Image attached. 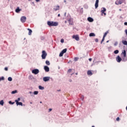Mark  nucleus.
Segmentation results:
<instances>
[{
    "instance_id": "obj_11",
    "label": "nucleus",
    "mask_w": 127,
    "mask_h": 127,
    "mask_svg": "<svg viewBox=\"0 0 127 127\" xmlns=\"http://www.w3.org/2000/svg\"><path fill=\"white\" fill-rule=\"evenodd\" d=\"M44 70L46 72H49V67L46 65L44 66Z\"/></svg>"
},
{
    "instance_id": "obj_27",
    "label": "nucleus",
    "mask_w": 127,
    "mask_h": 127,
    "mask_svg": "<svg viewBox=\"0 0 127 127\" xmlns=\"http://www.w3.org/2000/svg\"><path fill=\"white\" fill-rule=\"evenodd\" d=\"M3 80H4V77L2 76L0 77V81H3Z\"/></svg>"
},
{
    "instance_id": "obj_44",
    "label": "nucleus",
    "mask_w": 127,
    "mask_h": 127,
    "mask_svg": "<svg viewBox=\"0 0 127 127\" xmlns=\"http://www.w3.org/2000/svg\"><path fill=\"white\" fill-rule=\"evenodd\" d=\"M89 61L90 62L92 61V59L91 58L89 59Z\"/></svg>"
},
{
    "instance_id": "obj_4",
    "label": "nucleus",
    "mask_w": 127,
    "mask_h": 127,
    "mask_svg": "<svg viewBox=\"0 0 127 127\" xmlns=\"http://www.w3.org/2000/svg\"><path fill=\"white\" fill-rule=\"evenodd\" d=\"M105 11H107V9L105 7H102L101 8V12L102 13L101 15H103L104 14V15H106L107 13H105Z\"/></svg>"
},
{
    "instance_id": "obj_8",
    "label": "nucleus",
    "mask_w": 127,
    "mask_h": 127,
    "mask_svg": "<svg viewBox=\"0 0 127 127\" xmlns=\"http://www.w3.org/2000/svg\"><path fill=\"white\" fill-rule=\"evenodd\" d=\"M43 81H44V82H47L48 81H49V80H50V77H44L43 78Z\"/></svg>"
},
{
    "instance_id": "obj_35",
    "label": "nucleus",
    "mask_w": 127,
    "mask_h": 127,
    "mask_svg": "<svg viewBox=\"0 0 127 127\" xmlns=\"http://www.w3.org/2000/svg\"><path fill=\"white\" fill-rule=\"evenodd\" d=\"M68 73H70V72H72V69H69L68 70Z\"/></svg>"
},
{
    "instance_id": "obj_26",
    "label": "nucleus",
    "mask_w": 127,
    "mask_h": 127,
    "mask_svg": "<svg viewBox=\"0 0 127 127\" xmlns=\"http://www.w3.org/2000/svg\"><path fill=\"white\" fill-rule=\"evenodd\" d=\"M46 64L47 65H50V62H49V61H46Z\"/></svg>"
},
{
    "instance_id": "obj_6",
    "label": "nucleus",
    "mask_w": 127,
    "mask_h": 127,
    "mask_svg": "<svg viewBox=\"0 0 127 127\" xmlns=\"http://www.w3.org/2000/svg\"><path fill=\"white\" fill-rule=\"evenodd\" d=\"M32 72L35 75H37L39 73V70L38 69H34L32 71Z\"/></svg>"
},
{
    "instance_id": "obj_29",
    "label": "nucleus",
    "mask_w": 127,
    "mask_h": 127,
    "mask_svg": "<svg viewBox=\"0 0 127 127\" xmlns=\"http://www.w3.org/2000/svg\"><path fill=\"white\" fill-rule=\"evenodd\" d=\"M16 93H17V90L13 91L11 92V94H16Z\"/></svg>"
},
{
    "instance_id": "obj_3",
    "label": "nucleus",
    "mask_w": 127,
    "mask_h": 127,
    "mask_svg": "<svg viewBox=\"0 0 127 127\" xmlns=\"http://www.w3.org/2000/svg\"><path fill=\"white\" fill-rule=\"evenodd\" d=\"M46 56H47V53H46V52H45V51H43L42 54V59H45V58H46Z\"/></svg>"
},
{
    "instance_id": "obj_51",
    "label": "nucleus",
    "mask_w": 127,
    "mask_h": 127,
    "mask_svg": "<svg viewBox=\"0 0 127 127\" xmlns=\"http://www.w3.org/2000/svg\"><path fill=\"white\" fill-rule=\"evenodd\" d=\"M107 42H109V41H107Z\"/></svg>"
},
{
    "instance_id": "obj_31",
    "label": "nucleus",
    "mask_w": 127,
    "mask_h": 127,
    "mask_svg": "<svg viewBox=\"0 0 127 127\" xmlns=\"http://www.w3.org/2000/svg\"><path fill=\"white\" fill-rule=\"evenodd\" d=\"M19 101H20V98H18L17 99V100H16L15 101V103H17V102H19Z\"/></svg>"
},
{
    "instance_id": "obj_40",
    "label": "nucleus",
    "mask_w": 127,
    "mask_h": 127,
    "mask_svg": "<svg viewBox=\"0 0 127 127\" xmlns=\"http://www.w3.org/2000/svg\"><path fill=\"white\" fill-rule=\"evenodd\" d=\"M114 45L115 46H117V45H118V42H115V43L114 44Z\"/></svg>"
},
{
    "instance_id": "obj_15",
    "label": "nucleus",
    "mask_w": 127,
    "mask_h": 127,
    "mask_svg": "<svg viewBox=\"0 0 127 127\" xmlns=\"http://www.w3.org/2000/svg\"><path fill=\"white\" fill-rule=\"evenodd\" d=\"M27 30L29 31L28 32V35H31L32 33V30L29 28L27 29Z\"/></svg>"
},
{
    "instance_id": "obj_37",
    "label": "nucleus",
    "mask_w": 127,
    "mask_h": 127,
    "mask_svg": "<svg viewBox=\"0 0 127 127\" xmlns=\"http://www.w3.org/2000/svg\"><path fill=\"white\" fill-rule=\"evenodd\" d=\"M116 121H117V122H119V121H120V117H118V118L116 119Z\"/></svg>"
},
{
    "instance_id": "obj_14",
    "label": "nucleus",
    "mask_w": 127,
    "mask_h": 127,
    "mask_svg": "<svg viewBox=\"0 0 127 127\" xmlns=\"http://www.w3.org/2000/svg\"><path fill=\"white\" fill-rule=\"evenodd\" d=\"M60 9V6H59V5H57V6H56V8H54L55 11H57V10H59Z\"/></svg>"
},
{
    "instance_id": "obj_5",
    "label": "nucleus",
    "mask_w": 127,
    "mask_h": 127,
    "mask_svg": "<svg viewBox=\"0 0 127 127\" xmlns=\"http://www.w3.org/2000/svg\"><path fill=\"white\" fill-rule=\"evenodd\" d=\"M72 38L73 39H75L76 40V41H79L80 38L79 37V35H74L72 36Z\"/></svg>"
},
{
    "instance_id": "obj_13",
    "label": "nucleus",
    "mask_w": 127,
    "mask_h": 127,
    "mask_svg": "<svg viewBox=\"0 0 127 127\" xmlns=\"http://www.w3.org/2000/svg\"><path fill=\"white\" fill-rule=\"evenodd\" d=\"M87 20H88L89 22H93V21H94V19H93L92 17H89L87 18Z\"/></svg>"
},
{
    "instance_id": "obj_50",
    "label": "nucleus",
    "mask_w": 127,
    "mask_h": 127,
    "mask_svg": "<svg viewBox=\"0 0 127 127\" xmlns=\"http://www.w3.org/2000/svg\"><path fill=\"white\" fill-rule=\"evenodd\" d=\"M64 2H66V0H64Z\"/></svg>"
},
{
    "instance_id": "obj_24",
    "label": "nucleus",
    "mask_w": 127,
    "mask_h": 127,
    "mask_svg": "<svg viewBox=\"0 0 127 127\" xmlns=\"http://www.w3.org/2000/svg\"><path fill=\"white\" fill-rule=\"evenodd\" d=\"M3 104H4L3 100H1L0 101V105H1V106H3Z\"/></svg>"
},
{
    "instance_id": "obj_18",
    "label": "nucleus",
    "mask_w": 127,
    "mask_h": 127,
    "mask_svg": "<svg viewBox=\"0 0 127 127\" xmlns=\"http://www.w3.org/2000/svg\"><path fill=\"white\" fill-rule=\"evenodd\" d=\"M90 37H92L93 36H96V35L94 33H91L89 34Z\"/></svg>"
},
{
    "instance_id": "obj_45",
    "label": "nucleus",
    "mask_w": 127,
    "mask_h": 127,
    "mask_svg": "<svg viewBox=\"0 0 127 127\" xmlns=\"http://www.w3.org/2000/svg\"><path fill=\"white\" fill-rule=\"evenodd\" d=\"M36 0V1H37V2H38V1H40V0Z\"/></svg>"
},
{
    "instance_id": "obj_47",
    "label": "nucleus",
    "mask_w": 127,
    "mask_h": 127,
    "mask_svg": "<svg viewBox=\"0 0 127 127\" xmlns=\"http://www.w3.org/2000/svg\"><path fill=\"white\" fill-rule=\"evenodd\" d=\"M58 16H60V14H59L58 15Z\"/></svg>"
},
{
    "instance_id": "obj_1",
    "label": "nucleus",
    "mask_w": 127,
    "mask_h": 127,
    "mask_svg": "<svg viewBox=\"0 0 127 127\" xmlns=\"http://www.w3.org/2000/svg\"><path fill=\"white\" fill-rule=\"evenodd\" d=\"M47 24L49 26H57L58 25V22L48 21Z\"/></svg>"
},
{
    "instance_id": "obj_17",
    "label": "nucleus",
    "mask_w": 127,
    "mask_h": 127,
    "mask_svg": "<svg viewBox=\"0 0 127 127\" xmlns=\"http://www.w3.org/2000/svg\"><path fill=\"white\" fill-rule=\"evenodd\" d=\"M123 55H124V57H127V52L126 51V50H124V52H122Z\"/></svg>"
},
{
    "instance_id": "obj_41",
    "label": "nucleus",
    "mask_w": 127,
    "mask_h": 127,
    "mask_svg": "<svg viewBox=\"0 0 127 127\" xmlns=\"http://www.w3.org/2000/svg\"><path fill=\"white\" fill-rule=\"evenodd\" d=\"M125 32L126 34L127 35V29L125 30Z\"/></svg>"
},
{
    "instance_id": "obj_10",
    "label": "nucleus",
    "mask_w": 127,
    "mask_h": 127,
    "mask_svg": "<svg viewBox=\"0 0 127 127\" xmlns=\"http://www.w3.org/2000/svg\"><path fill=\"white\" fill-rule=\"evenodd\" d=\"M116 60L117 61V62H118L119 63H120V62H121V61H122V58H121V57H120L119 56H118L117 57V58H116Z\"/></svg>"
},
{
    "instance_id": "obj_21",
    "label": "nucleus",
    "mask_w": 127,
    "mask_h": 127,
    "mask_svg": "<svg viewBox=\"0 0 127 127\" xmlns=\"http://www.w3.org/2000/svg\"><path fill=\"white\" fill-rule=\"evenodd\" d=\"M108 33H109V32H108V31H107V32H106L104 33V36H103L104 38H105V37L106 36H107V34H108Z\"/></svg>"
},
{
    "instance_id": "obj_33",
    "label": "nucleus",
    "mask_w": 127,
    "mask_h": 127,
    "mask_svg": "<svg viewBox=\"0 0 127 127\" xmlns=\"http://www.w3.org/2000/svg\"><path fill=\"white\" fill-rule=\"evenodd\" d=\"M61 42L62 43H64V39H62L61 40Z\"/></svg>"
},
{
    "instance_id": "obj_39",
    "label": "nucleus",
    "mask_w": 127,
    "mask_h": 127,
    "mask_svg": "<svg viewBox=\"0 0 127 127\" xmlns=\"http://www.w3.org/2000/svg\"><path fill=\"white\" fill-rule=\"evenodd\" d=\"M95 42H99V39H95Z\"/></svg>"
},
{
    "instance_id": "obj_9",
    "label": "nucleus",
    "mask_w": 127,
    "mask_h": 127,
    "mask_svg": "<svg viewBox=\"0 0 127 127\" xmlns=\"http://www.w3.org/2000/svg\"><path fill=\"white\" fill-rule=\"evenodd\" d=\"M99 6V0H96L95 7V8H98Z\"/></svg>"
},
{
    "instance_id": "obj_49",
    "label": "nucleus",
    "mask_w": 127,
    "mask_h": 127,
    "mask_svg": "<svg viewBox=\"0 0 127 127\" xmlns=\"http://www.w3.org/2000/svg\"><path fill=\"white\" fill-rule=\"evenodd\" d=\"M40 104H42V102L40 101Z\"/></svg>"
},
{
    "instance_id": "obj_19",
    "label": "nucleus",
    "mask_w": 127,
    "mask_h": 127,
    "mask_svg": "<svg viewBox=\"0 0 127 127\" xmlns=\"http://www.w3.org/2000/svg\"><path fill=\"white\" fill-rule=\"evenodd\" d=\"M16 104L17 106H22V103L21 102H19L17 101V102H16Z\"/></svg>"
},
{
    "instance_id": "obj_28",
    "label": "nucleus",
    "mask_w": 127,
    "mask_h": 127,
    "mask_svg": "<svg viewBox=\"0 0 127 127\" xmlns=\"http://www.w3.org/2000/svg\"><path fill=\"white\" fill-rule=\"evenodd\" d=\"M8 81H9L10 82H11V81H12V78L9 77L8 78Z\"/></svg>"
},
{
    "instance_id": "obj_36",
    "label": "nucleus",
    "mask_w": 127,
    "mask_h": 127,
    "mask_svg": "<svg viewBox=\"0 0 127 127\" xmlns=\"http://www.w3.org/2000/svg\"><path fill=\"white\" fill-rule=\"evenodd\" d=\"M9 104H11V105H13V104H14V102H12L11 101H9Z\"/></svg>"
},
{
    "instance_id": "obj_2",
    "label": "nucleus",
    "mask_w": 127,
    "mask_h": 127,
    "mask_svg": "<svg viewBox=\"0 0 127 127\" xmlns=\"http://www.w3.org/2000/svg\"><path fill=\"white\" fill-rule=\"evenodd\" d=\"M125 1H126V0H117L115 2V4L119 5V4H122Z\"/></svg>"
},
{
    "instance_id": "obj_34",
    "label": "nucleus",
    "mask_w": 127,
    "mask_h": 127,
    "mask_svg": "<svg viewBox=\"0 0 127 127\" xmlns=\"http://www.w3.org/2000/svg\"><path fill=\"white\" fill-rule=\"evenodd\" d=\"M105 40V38H104V37H103V39L101 41V43H103V42H104V41Z\"/></svg>"
},
{
    "instance_id": "obj_7",
    "label": "nucleus",
    "mask_w": 127,
    "mask_h": 127,
    "mask_svg": "<svg viewBox=\"0 0 127 127\" xmlns=\"http://www.w3.org/2000/svg\"><path fill=\"white\" fill-rule=\"evenodd\" d=\"M20 20L23 23L26 21V17L23 16L21 17Z\"/></svg>"
},
{
    "instance_id": "obj_30",
    "label": "nucleus",
    "mask_w": 127,
    "mask_h": 127,
    "mask_svg": "<svg viewBox=\"0 0 127 127\" xmlns=\"http://www.w3.org/2000/svg\"><path fill=\"white\" fill-rule=\"evenodd\" d=\"M118 53H119V50H116L114 51V54H118Z\"/></svg>"
},
{
    "instance_id": "obj_12",
    "label": "nucleus",
    "mask_w": 127,
    "mask_h": 127,
    "mask_svg": "<svg viewBox=\"0 0 127 127\" xmlns=\"http://www.w3.org/2000/svg\"><path fill=\"white\" fill-rule=\"evenodd\" d=\"M87 74L88 75V76H92V75H93V73L92 72L91 70H88Z\"/></svg>"
},
{
    "instance_id": "obj_43",
    "label": "nucleus",
    "mask_w": 127,
    "mask_h": 127,
    "mask_svg": "<svg viewBox=\"0 0 127 127\" xmlns=\"http://www.w3.org/2000/svg\"><path fill=\"white\" fill-rule=\"evenodd\" d=\"M124 24H125V25H127V22H125Z\"/></svg>"
},
{
    "instance_id": "obj_23",
    "label": "nucleus",
    "mask_w": 127,
    "mask_h": 127,
    "mask_svg": "<svg viewBox=\"0 0 127 127\" xmlns=\"http://www.w3.org/2000/svg\"><path fill=\"white\" fill-rule=\"evenodd\" d=\"M62 52H63L64 54V53H66V52H67V49H64V50L62 51Z\"/></svg>"
},
{
    "instance_id": "obj_38",
    "label": "nucleus",
    "mask_w": 127,
    "mask_h": 127,
    "mask_svg": "<svg viewBox=\"0 0 127 127\" xmlns=\"http://www.w3.org/2000/svg\"><path fill=\"white\" fill-rule=\"evenodd\" d=\"M8 70V68L7 67H5L4 68V70L5 71H7Z\"/></svg>"
},
{
    "instance_id": "obj_46",
    "label": "nucleus",
    "mask_w": 127,
    "mask_h": 127,
    "mask_svg": "<svg viewBox=\"0 0 127 127\" xmlns=\"http://www.w3.org/2000/svg\"><path fill=\"white\" fill-rule=\"evenodd\" d=\"M74 61H77V58H74Z\"/></svg>"
},
{
    "instance_id": "obj_22",
    "label": "nucleus",
    "mask_w": 127,
    "mask_h": 127,
    "mask_svg": "<svg viewBox=\"0 0 127 127\" xmlns=\"http://www.w3.org/2000/svg\"><path fill=\"white\" fill-rule=\"evenodd\" d=\"M122 43L124 45H127V41H123Z\"/></svg>"
},
{
    "instance_id": "obj_16",
    "label": "nucleus",
    "mask_w": 127,
    "mask_h": 127,
    "mask_svg": "<svg viewBox=\"0 0 127 127\" xmlns=\"http://www.w3.org/2000/svg\"><path fill=\"white\" fill-rule=\"evenodd\" d=\"M21 9H19V7H17V8L15 10L16 12H17V13H18V12H19V11H21Z\"/></svg>"
},
{
    "instance_id": "obj_42",
    "label": "nucleus",
    "mask_w": 127,
    "mask_h": 127,
    "mask_svg": "<svg viewBox=\"0 0 127 127\" xmlns=\"http://www.w3.org/2000/svg\"><path fill=\"white\" fill-rule=\"evenodd\" d=\"M52 111V109L50 108L49 109V112H51Z\"/></svg>"
},
{
    "instance_id": "obj_32",
    "label": "nucleus",
    "mask_w": 127,
    "mask_h": 127,
    "mask_svg": "<svg viewBox=\"0 0 127 127\" xmlns=\"http://www.w3.org/2000/svg\"><path fill=\"white\" fill-rule=\"evenodd\" d=\"M38 94V91H34V95H37Z\"/></svg>"
},
{
    "instance_id": "obj_20",
    "label": "nucleus",
    "mask_w": 127,
    "mask_h": 127,
    "mask_svg": "<svg viewBox=\"0 0 127 127\" xmlns=\"http://www.w3.org/2000/svg\"><path fill=\"white\" fill-rule=\"evenodd\" d=\"M39 89L40 90H44V87L40 85L39 86Z\"/></svg>"
},
{
    "instance_id": "obj_48",
    "label": "nucleus",
    "mask_w": 127,
    "mask_h": 127,
    "mask_svg": "<svg viewBox=\"0 0 127 127\" xmlns=\"http://www.w3.org/2000/svg\"><path fill=\"white\" fill-rule=\"evenodd\" d=\"M119 10H120V11H122V9H120Z\"/></svg>"
},
{
    "instance_id": "obj_25",
    "label": "nucleus",
    "mask_w": 127,
    "mask_h": 127,
    "mask_svg": "<svg viewBox=\"0 0 127 127\" xmlns=\"http://www.w3.org/2000/svg\"><path fill=\"white\" fill-rule=\"evenodd\" d=\"M63 54H64V53L61 52L59 55L60 57H62V56H63Z\"/></svg>"
}]
</instances>
